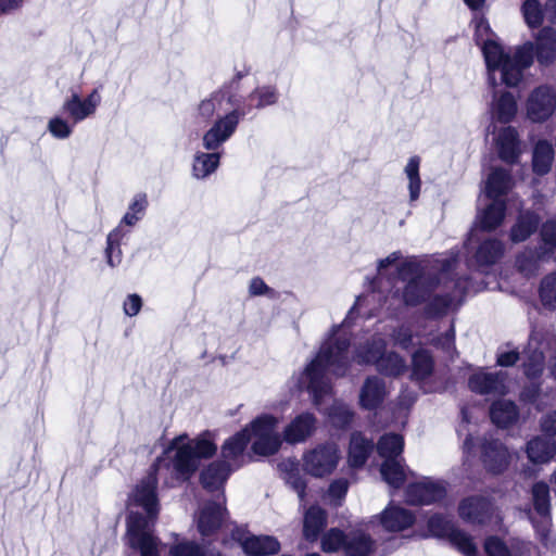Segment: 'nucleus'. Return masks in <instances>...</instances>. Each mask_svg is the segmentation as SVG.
<instances>
[{"label":"nucleus","mask_w":556,"mask_h":556,"mask_svg":"<svg viewBox=\"0 0 556 556\" xmlns=\"http://www.w3.org/2000/svg\"><path fill=\"white\" fill-rule=\"evenodd\" d=\"M489 31H490V26L489 24L483 21V20H480L478 23H477V26H476V35H477V41L479 45H481V50L483 51V45L486 40H493V35L491 36H488L489 35ZM495 42H497L495 40Z\"/></svg>","instance_id":"nucleus-63"},{"label":"nucleus","mask_w":556,"mask_h":556,"mask_svg":"<svg viewBox=\"0 0 556 556\" xmlns=\"http://www.w3.org/2000/svg\"><path fill=\"white\" fill-rule=\"evenodd\" d=\"M539 223L540 218L535 213H521L510 229V240L515 243L527 240L538 229Z\"/></svg>","instance_id":"nucleus-36"},{"label":"nucleus","mask_w":556,"mask_h":556,"mask_svg":"<svg viewBox=\"0 0 556 556\" xmlns=\"http://www.w3.org/2000/svg\"><path fill=\"white\" fill-rule=\"evenodd\" d=\"M217 447L208 433L195 439L187 434L174 438L153 466L151 472L134 489L128 498L129 515L127 518V544L140 556H160L161 541L154 535L153 528L159 515L156 495L157 479L170 471V480L165 483L173 486L176 481L188 479L200 466L204 458L212 457Z\"/></svg>","instance_id":"nucleus-1"},{"label":"nucleus","mask_w":556,"mask_h":556,"mask_svg":"<svg viewBox=\"0 0 556 556\" xmlns=\"http://www.w3.org/2000/svg\"><path fill=\"white\" fill-rule=\"evenodd\" d=\"M419 168L420 157L417 155L409 157L404 167V174L408 181L407 189L409 193V203L416 202L420 197L421 179L419 175Z\"/></svg>","instance_id":"nucleus-41"},{"label":"nucleus","mask_w":556,"mask_h":556,"mask_svg":"<svg viewBox=\"0 0 556 556\" xmlns=\"http://www.w3.org/2000/svg\"><path fill=\"white\" fill-rule=\"evenodd\" d=\"M387 342L380 333L358 343L354 350V359L361 365H377L386 353Z\"/></svg>","instance_id":"nucleus-21"},{"label":"nucleus","mask_w":556,"mask_h":556,"mask_svg":"<svg viewBox=\"0 0 556 556\" xmlns=\"http://www.w3.org/2000/svg\"><path fill=\"white\" fill-rule=\"evenodd\" d=\"M100 90L94 88L87 97L81 98L77 92H72L62 104V111L67 114L73 124L93 116L101 104Z\"/></svg>","instance_id":"nucleus-10"},{"label":"nucleus","mask_w":556,"mask_h":556,"mask_svg":"<svg viewBox=\"0 0 556 556\" xmlns=\"http://www.w3.org/2000/svg\"><path fill=\"white\" fill-rule=\"evenodd\" d=\"M505 212V202L500 199H492V202L478 213L477 224L483 230H494L502 225Z\"/></svg>","instance_id":"nucleus-29"},{"label":"nucleus","mask_w":556,"mask_h":556,"mask_svg":"<svg viewBox=\"0 0 556 556\" xmlns=\"http://www.w3.org/2000/svg\"><path fill=\"white\" fill-rule=\"evenodd\" d=\"M455 332L454 329H448L444 334L432 340V344L438 349H441L447 355L453 356L455 352Z\"/></svg>","instance_id":"nucleus-57"},{"label":"nucleus","mask_w":556,"mask_h":556,"mask_svg":"<svg viewBox=\"0 0 556 556\" xmlns=\"http://www.w3.org/2000/svg\"><path fill=\"white\" fill-rule=\"evenodd\" d=\"M428 529L434 536L450 538L456 528L450 519L441 515H433L428 520Z\"/></svg>","instance_id":"nucleus-52"},{"label":"nucleus","mask_w":556,"mask_h":556,"mask_svg":"<svg viewBox=\"0 0 556 556\" xmlns=\"http://www.w3.org/2000/svg\"><path fill=\"white\" fill-rule=\"evenodd\" d=\"M521 11L529 27L535 28L542 24L545 10L542 9L538 0H526Z\"/></svg>","instance_id":"nucleus-51"},{"label":"nucleus","mask_w":556,"mask_h":556,"mask_svg":"<svg viewBox=\"0 0 556 556\" xmlns=\"http://www.w3.org/2000/svg\"><path fill=\"white\" fill-rule=\"evenodd\" d=\"M393 344L404 350H408L414 345V337L408 326L402 325L394 329L391 333Z\"/></svg>","instance_id":"nucleus-55"},{"label":"nucleus","mask_w":556,"mask_h":556,"mask_svg":"<svg viewBox=\"0 0 556 556\" xmlns=\"http://www.w3.org/2000/svg\"><path fill=\"white\" fill-rule=\"evenodd\" d=\"M228 104H231V108L236 105L233 97L225 90H218L199 103L198 114L201 118L208 121L215 115L217 117L226 113Z\"/></svg>","instance_id":"nucleus-23"},{"label":"nucleus","mask_w":556,"mask_h":556,"mask_svg":"<svg viewBox=\"0 0 556 556\" xmlns=\"http://www.w3.org/2000/svg\"><path fill=\"white\" fill-rule=\"evenodd\" d=\"M358 301L359 298L349 311L345 319L331 328L317 355L306 366L299 381L301 388L306 389L312 395L315 406L325 412L331 424L337 427L349 425L353 414L346 404L338 401H334L328 409L323 408L325 399L332 392L327 375L343 377L349 370L351 364L350 327Z\"/></svg>","instance_id":"nucleus-3"},{"label":"nucleus","mask_w":556,"mask_h":556,"mask_svg":"<svg viewBox=\"0 0 556 556\" xmlns=\"http://www.w3.org/2000/svg\"><path fill=\"white\" fill-rule=\"evenodd\" d=\"M490 415L495 425L506 428L517 421L518 409L514 402L500 400L492 404Z\"/></svg>","instance_id":"nucleus-37"},{"label":"nucleus","mask_w":556,"mask_h":556,"mask_svg":"<svg viewBox=\"0 0 556 556\" xmlns=\"http://www.w3.org/2000/svg\"><path fill=\"white\" fill-rule=\"evenodd\" d=\"M534 53L540 64H549L556 59V31L552 27L542 28L535 43L526 42L513 50H505L498 42L486 40L483 56L489 83L496 87L500 83L516 87L523 78V72L532 62Z\"/></svg>","instance_id":"nucleus-4"},{"label":"nucleus","mask_w":556,"mask_h":556,"mask_svg":"<svg viewBox=\"0 0 556 556\" xmlns=\"http://www.w3.org/2000/svg\"><path fill=\"white\" fill-rule=\"evenodd\" d=\"M527 117L533 123H543L556 112V90L551 86H539L526 102Z\"/></svg>","instance_id":"nucleus-9"},{"label":"nucleus","mask_w":556,"mask_h":556,"mask_svg":"<svg viewBox=\"0 0 556 556\" xmlns=\"http://www.w3.org/2000/svg\"><path fill=\"white\" fill-rule=\"evenodd\" d=\"M279 420L277 417L263 414L253 419L249 428L252 451L260 456H269L278 452L281 445L280 434L276 431Z\"/></svg>","instance_id":"nucleus-6"},{"label":"nucleus","mask_w":556,"mask_h":556,"mask_svg":"<svg viewBox=\"0 0 556 556\" xmlns=\"http://www.w3.org/2000/svg\"><path fill=\"white\" fill-rule=\"evenodd\" d=\"M341 459V454L334 443H321L306 451L302 456L303 470L315 478L331 475Z\"/></svg>","instance_id":"nucleus-7"},{"label":"nucleus","mask_w":556,"mask_h":556,"mask_svg":"<svg viewBox=\"0 0 556 556\" xmlns=\"http://www.w3.org/2000/svg\"><path fill=\"white\" fill-rule=\"evenodd\" d=\"M388 394L383 379L378 376L368 377L359 391V405L368 410L379 407Z\"/></svg>","instance_id":"nucleus-22"},{"label":"nucleus","mask_w":556,"mask_h":556,"mask_svg":"<svg viewBox=\"0 0 556 556\" xmlns=\"http://www.w3.org/2000/svg\"><path fill=\"white\" fill-rule=\"evenodd\" d=\"M551 351L549 371L556 378V338L553 333L534 329L525 350L523 368L529 378H536L543 370L544 353Z\"/></svg>","instance_id":"nucleus-5"},{"label":"nucleus","mask_w":556,"mask_h":556,"mask_svg":"<svg viewBox=\"0 0 556 556\" xmlns=\"http://www.w3.org/2000/svg\"><path fill=\"white\" fill-rule=\"evenodd\" d=\"M496 146L500 157L507 163L517 161L520 149L517 130L513 127L503 128L496 138Z\"/></svg>","instance_id":"nucleus-28"},{"label":"nucleus","mask_w":556,"mask_h":556,"mask_svg":"<svg viewBox=\"0 0 556 556\" xmlns=\"http://www.w3.org/2000/svg\"><path fill=\"white\" fill-rule=\"evenodd\" d=\"M517 102L510 92L494 97L491 105L492 118L500 123H509L516 116Z\"/></svg>","instance_id":"nucleus-35"},{"label":"nucleus","mask_w":556,"mask_h":556,"mask_svg":"<svg viewBox=\"0 0 556 556\" xmlns=\"http://www.w3.org/2000/svg\"><path fill=\"white\" fill-rule=\"evenodd\" d=\"M446 494V485L442 480L422 478L412 483L406 490V500L413 505H429L441 501Z\"/></svg>","instance_id":"nucleus-11"},{"label":"nucleus","mask_w":556,"mask_h":556,"mask_svg":"<svg viewBox=\"0 0 556 556\" xmlns=\"http://www.w3.org/2000/svg\"><path fill=\"white\" fill-rule=\"evenodd\" d=\"M169 556H220L219 552L207 551L192 541H181L170 546Z\"/></svg>","instance_id":"nucleus-48"},{"label":"nucleus","mask_w":556,"mask_h":556,"mask_svg":"<svg viewBox=\"0 0 556 556\" xmlns=\"http://www.w3.org/2000/svg\"><path fill=\"white\" fill-rule=\"evenodd\" d=\"M232 539L237 541L248 556L275 555L280 549L276 538L270 535H250L243 529L232 531Z\"/></svg>","instance_id":"nucleus-12"},{"label":"nucleus","mask_w":556,"mask_h":556,"mask_svg":"<svg viewBox=\"0 0 556 556\" xmlns=\"http://www.w3.org/2000/svg\"><path fill=\"white\" fill-rule=\"evenodd\" d=\"M128 233L129 230H122L121 227H115L109 232L105 248V257L109 266L116 267L122 263L123 253L121 244Z\"/></svg>","instance_id":"nucleus-39"},{"label":"nucleus","mask_w":556,"mask_h":556,"mask_svg":"<svg viewBox=\"0 0 556 556\" xmlns=\"http://www.w3.org/2000/svg\"><path fill=\"white\" fill-rule=\"evenodd\" d=\"M372 447L374 445L371 440H367L359 432L353 433L349 447L348 462L350 466L354 468L362 467L366 463Z\"/></svg>","instance_id":"nucleus-34"},{"label":"nucleus","mask_w":556,"mask_h":556,"mask_svg":"<svg viewBox=\"0 0 556 556\" xmlns=\"http://www.w3.org/2000/svg\"><path fill=\"white\" fill-rule=\"evenodd\" d=\"M448 539L464 556H478L477 546L468 533L456 528Z\"/></svg>","instance_id":"nucleus-50"},{"label":"nucleus","mask_w":556,"mask_h":556,"mask_svg":"<svg viewBox=\"0 0 556 556\" xmlns=\"http://www.w3.org/2000/svg\"><path fill=\"white\" fill-rule=\"evenodd\" d=\"M513 188V178L506 169L493 168L484 187V192L490 199H498Z\"/></svg>","instance_id":"nucleus-31"},{"label":"nucleus","mask_w":556,"mask_h":556,"mask_svg":"<svg viewBox=\"0 0 556 556\" xmlns=\"http://www.w3.org/2000/svg\"><path fill=\"white\" fill-rule=\"evenodd\" d=\"M230 465L225 462H214L201 472V483L207 491H218L223 488L230 471Z\"/></svg>","instance_id":"nucleus-30"},{"label":"nucleus","mask_w":556,"mask_h":556,"mask_svg":"<svg viewBox=\"0 0 556 556\" xmlns=\"http://www.w3.org/2000/svg\"><path fill=\"white\" fill-rule=\"evenodd\" d=\"M549 260L556 261V256H552L547 250L540 245L535 250H525L520 253L517 256L516 266L523 276L530 277L538 273L542 262Z\"/></svg>","instance_id":"nucleus-26"},{"label":"nucleus","mask_w":556,"mask_h":556,"mask_svg":"<svg viewBox=\"0 0 556 556\" xmlns=\"http://www.w3.org/2000/svg\"><path fill=\"white\" fill-rule=\"evenodd\" d=\"M540 435L530 440L527 444V456L533 464H546L556 454V441L554 435Z\"/></svg>","instance_id":"nucleus-24"},{"label":"nucleus","mask_w":556,"mask_h":556,"mask_svg":"<svg viewBox=\"0 0 556 556\" xmlns=\"http://www.w3.org/2000/svg\"><path fill=\"white\" fill-rule=\"evenodd\" d=\"M504 254V243L494 238L483 240L478 247L475 261L479 268L496 263Z\"/></svg>","instance_id":"nucleus-33"},{"label":"nucleus","mask_w":556,"mask_h":556,"mask_svg":"<svg viewBox=\"0 0 556 556\" xmlns=\"http://www.w3.org/2000/svg\"><path fill=\"white\" fill-rule=\"evenodd\" d=\"M554 160V148L547 140H539L533 149L532 166L538 175H545L549 172Z\"/></svg>","instance_id":"nucleus-38"},{"label":"nucleus","mask_w":556,"mask_h":556,"mask_svg":"<svg viewBox=\"0 0 556 556\" xmlns=\"http://www.w3.org/2000/svg\"><path fill=\"white\" fill-rule=\"evenodd\" d=\"M489 556H513L510 548L497 536H490L484 543Z\"/></svg>","instance_id":"nucleus-56"},{"label":"nucleus","mask_w":556,"mask_h":556,"mask_svg":"<svg viewBox=\"0 0 556 556\" xmlns=\"http://www.w3.org/2000/svg\"><path fill=\"white\" fill-rule=\"evenodd\" d=\"M349 489V482L346 479L334 480L328 490V495L334 502V505H339L340 501L345 496Z\"/></svg>","instance_id":"nucleus-58"},{"label":"nucleus","mask_w":556,"mask_h":556,"mask_svg":"<svg viewBox=\"0 0 556 556\" xmlns=\"http://www.w3.org/2000/svg\"><path fill=\"white\" fill-rule=\"evenodd\" d=\"M222 152L208 151L197 152L192 162V176L197 179H205L212 175L219 166Z\"/></svg>","instance_id":"nucleus-32"},{"label":"nucleus","mask_w":556,"mask_h":556,"mask_svg":"<svg viewBox=\"0 0 556 556\" xmlns=\"http://www.w3.org/2000/svg\"><path fill=\"white\" fill-rule=\"evenodd\" d=\"M142 306V300L138 294H129L124 301V313L129 316H136Z\"/></svg>","instance_id":"nucleus-62"},{"label":"nucleus","mask_w":556,"mask_h":556,"mask_svg":"<svg viewBox=\"0 0 556 556\" xmlns=\"http://www.w3.org/2000/svg\"><path fill=\"white\" fill-rule=\"evenodd\" d=\"M542 244L552 256H556V220L546 222L541 228Z\"/></svg>","instance_id":"nucleus-54"},{"label":"nucleus","mask_w":556,"mask_h":556,"mask_svg":"<svg viewBox=\"0 0 556 556\" xmlns=\"http://www.w3.org/2000/svg\"><path fill=\"white\" fill-rule=\"evenodd\" d=\"M224 497H218L217 502L207 503L200 511L198 517V530L202 536H210L223 523L225 508L223 506Z\"/></svg>","instance_id":"nucleus-20"},{"label":"nucleus","mask_w":556,"mask_h":556,"mask_svg":"<svg viewBox=\"0 0 556 556\" xmlns=\"http://www.w3.org/2000/svg\"><path fill=\"white\" fill-rule=\"evenodd\" d=\"M376 368L379 372L390 376L399 377L407 369L405 359L395 352H386L380 358Z\"/></svg>","instance_id":"nucleus-45"},{"label":"nucleus","mask_w":556,"mask_h":556,"mask_svg":"<svg viewBox=\"0 0 556 556\" xmlns=\"http://www.w3.org/2000/svg\"><path fill=\"white\" fill-rule=\"evenodd\" d=\"M457 255L434 260L430 267L413 260L397 267L391 298L403 306H417L430 300L425 314L434 318L443 316L460 304L468 291L466 278H455Z\"/></svg>","instance_id":"nucleus-2"},{"label":"nucleus","mask_w":556,"mask_h":556,"mask_svg":"<svg viewBox=\"0 0 556 556\" xmlns=\"http://www.w3.org/2000/svg\"><path fill=\"white\" fill-rule=\"evenodd\" d=\"M412 378L421 381L429 377L433 370L432 356L425 350H418L412 357Z\"/></svg>","instance_id":"nucleus-46"},{"label":"nucleus","mask_w":556,"mask_h":556,"mask_svg":"<svg viewBox=\"0 0 556 556\" xmlns=\"http://www.w3.org/2000/svg\"><path fill=\"white\" fill-rule=\"evenodd\" d=\"M75 126L70 117L54 115L48 121L47 130L54 139L66 140L72 136Z\"/></svg>","instance_id":"nucleus-47"},{"label":"nucleus","mask_w":556,"mask_h":556,"mask_svg":"<svg viewBox=\"0 0 556 556\" xmlns=\"http://www.w3.org/2000/svg\"><path fill=\"white\" fill-rule=\"evenodd\" d=\"M459 517L471 525H485L494 515V507L484 496H468L458 505Z\"/></svg>","instance_id":"nucleus-15"},{"label":"nucleus","mask_w":556,"mask_h":556,"mask_svg":"<svg viewBox=\"0 0 556 556\" xmlns=\"http://www.w3.org/2000/svg\"><path fill=\"white\" fill-rule=\"evenodd\" d=\"M403 437L395 433L382 435L377 443V451L384 460L399 459L403 452Z\"/></svg>","instance_id":"nucleus-44"},{"label":"nucleus","mask_w":556,"mask_h":556,"mask_svg":"<svg viewBox=\"0 0 556 556\" xmlns=\"http://www.w3.org/2000/svg\"><path fill=\"white\" fill-rule=\"evenodd\" d=\"M278 99L279 93L274 85H261L255 87L242 102L236 101L235 106L245 116L254 109L261 110L276 104Z\"/></svg>","instance_id":"nucleus-17"},{"label":"nucleus","mask_w":556,"mask_h":556,"mask_svg":"<svg viewBox=\"0 0 556 556\" xmlns=\"http://www.w3.org/2000/svg\"><path fill=\"white\" fill-rule=\"evenodd\" d=\"M481 460L489 472L501 473L507 469L510 454L500 440L485 439L481 447Z\"/></svg>","instance_id":"nucleus-16"},{"label":"nucleus","mask_w":556,"mask_h":556,"mask_svg":"<svg viewBox=\"0 0 556 556\" xmlns=\"http://www.w3.org/2000/svg\"><path fill=\"white\" fill-rule=\"evenodd\" d=\"M249 293L252 296L270 295L273 290L260 277H254L249 283Z\"/></svg>","instance_id":"nucleus-61"},{"label":"nucleus","mask_w":556,"mask_h":556,"mask_svg":"<svg viewBox=\"0 0 556 556\" xmlns=\"http://www.w3.org/2000/svg\"><path fill=\"white\" fill-rule=\"evenodd\" d=\"M326 525V513L318 506H312L304 516V535L307 540L314 541Z\"/></svg>","instance_id":"nucleus-42"},{"label":"nucleus","mask_w":556,"mask_h":556,"mask_svg":"<svg viewBox=\"0 0 556 556\" xmlns=\"http://www.w3.org/2000/svg\"><path fill=\"white\" fill-rule=\"evenodd\" d=\"M149 206L148 195L143 192L136 193L128 203L127 211L121 218L116 227L122 230H129L135 227L146 216Z\"/></svg>","instance_id":"nucleus-27"},{"label":"nucleus","mask_w":556,"mask_h":556,"mask_svg":"<svg viewBox=\"0 0 556 556\" xmlns=\"http://www.w3.org/2000/svg\"><path fill=\"white\" fill-rule=\"evenodd\" d=\"M402 260V253L400 251H394L390 253L387 257L380 258L377 263V273L378 277L382 278L387 274V269L391 266L399 267L397 263ZM403 263L400 264V266Z\"/></svg>","instance_id":"nucleus-59"},{"label":"nucleus","mask_w":556,"mask_h":556,"mask_svg":"<svg viewBox=\"0 0 556 556\" xmlns=\"http://www.w3.org/2000/svg\"><path fill=\"white\" fill-rule=\"evenodd\" d=\"M402 460V458L384 460L380 468L383 480L394 489L401 488L406 480V469Z\"/></svg>","instance_id":"nucleus-43"},{"label":"nucleus","mask_w":556,"mask_h":556,"mask_svg":"<svg viewBox=\"0 0 556 556\" xmlns=\"http://www.w3.org/2000/svg\"><path fill=\"white\" fill-rule=\"evenodd\" d=\"M541 429L545 434L556 435V410L542 418Z\"/></svg>","instance_id":"nucleus-64"},{"label":"nucleus","mask_w":556,"mask_h":556,"mask_svg":"<svg viewBox=\"0 0 556 556\" xmlns=\"http://www.w3.org/2000/svg\"><path fill=\"white\" fill-rule=\"evenodd\" d=\"M316 417L308 412L295 416L285 428L283 440L289 444H299L311 438L316 430Z\"/></svg>","instance_id":"nucleus-18"},{"label":"nucleus","mask_w":556,"mask_h":556,"mask_svg":"<svg viewBox=\"0 0 556 556\" xmlns=\"http://www.w3.org/2000/svg\"><path fill=\"white\" fill-rule=\"evenodd\" d=\"M344 552L348 556H369L374 552V541L361 531L351 532Z\"/></svg>","instance_id":"nucleus-40"},{"label":"nucleus","mask_w":556,"mask_h":556,"mask_svg":"<svg viewBox=\"0 0 556 556\" xmlns=\"http://www.w3.org/2000/svg\"><path fill=\"white\" fill-rule=\"evenodd\" d=\"M348 535L338 529L328 531L321 540V547L325 552H337L341 548L345 551V541Z\"/></svg>","instance_id":"nucleus-53"},{"label":"nucleus","mask_w":556,"mask_h":556,"mask_svg":"<svg viewBox=\"0 0 556 556\" xmlns=\"http://www.w3.org/2000/svg\"><path fill=\"white\" fill-rule=\"evenodd\" d=\"M414 521L415 517L409 510L395 505H389L380 515V522L388 531H403Z\"/></svg>","instance_id":"nucleus-25"},{"label":"nucleus","mask_w":556,"mask_h":556,"mask_svg":"<svg viewBox=\"0 0 556 556\" xmlns=\"http://www.w3.org/2000/svg\"><path fill=\"white\" fill-rule=\"evenodd\" d=\"M249 442V428H244L230 437L222 446V462L230 465V468L232 466L240 467L244 462V451Z\"/></svg>","instance_id":"nucleus-19"},{"label":"nucleus","mask_w":556,"mask_h":556,"mask_svg":"<svg viewBox=\"0 0 556 556\" xmlns=\"http://www.w3.org/2000/svg\"><path fill=\"white\" fill-rule=\"evenodd\" d=\"M507 375L504 371L490 372L479 369L468 379L469 389L481 395H504L507 392Z\"/></svg>","instance_id":"nucleus-13"},{"label":"nucleus","mask_w":556,"mask_h":556,"mask_svg":"<svg viewBox=\"0 0 556 556\" xmlns=\"http://www.w3.org/2000/svg\"><path fill=\"white\" fill-rule=\"evenodd\" d=\"M549 488L544 482H538L532 486V502L535 513L540 517V521L532 519V523L541 536L542 541L547 544V538L551 527V504Z\"/></svg>","instance_id":"nucleus-14"},{"label":"nucleus","mask_w":556,"mask_h":556,"mask_svg":"<svg viewBox=\"0 0 556 556\" xmlns=\"http://www.w3.org/2000/svg\"><path fill=\"white\" fill-rule=\"evenodd\" d=\"M242 111L236 106L223 115H218L202 136V147L206 151H218L236 134L241 119Z\"/></svg>","instance_id":"nucleus-8"},{"label":"nucleus","mask_w":556,"mask_h":556,"mask_svg":"<svg viewBox=\"0 0 556 556\" xmlns=\"http://www.w3.org/2000/svg\"><path fill=\"white\" fill-rule=\"evenodd\" d=\"M539 296L542 305L547 309L556 308V273L546 275L540 283Z\"/></svg>","instance_id":"nucleus-49"},{"label":"nucleus","mask_w":556,"mask_h":556,"mask_svg":"<svg viewBox=\"0 0 556 556\" xmlns=\"http://www.w3.org/2000/svg\"><path fill=\"white\" fill-rule=\"evenodd\" d=\"M285 481L298 493L299 498L303 501L305 495L306 483L300 470L285 476Z\"/></svg>","instance_id":"nucleus-60"}]
</instances>
